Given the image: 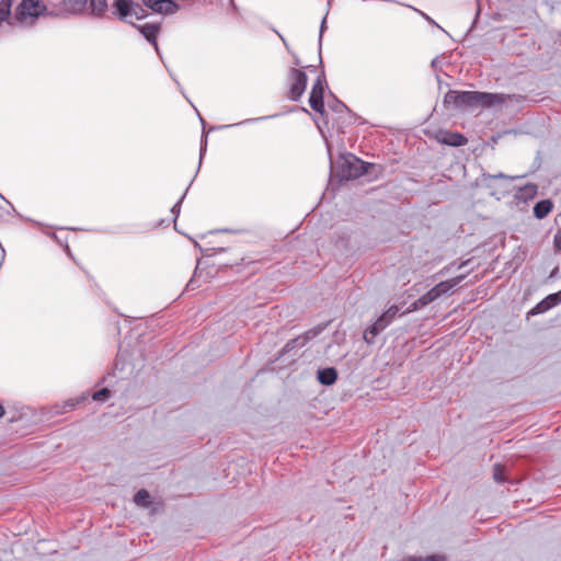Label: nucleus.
I'll return each mask as SVG.
<instances>
[{
  "instance_id": "obj_1",
  "label": "nucleus",
  "mask_w": 561,
  "mask_h": 561,
  "mask_svg": "<svg viewBox=\"0 0 561 561\" xmlns=\"http://www.w3.org/2000/svg\"><path fill=\"white\" fill-rule=\"evenodd\" d=\"M511 95L480 91H448L444 104L454 107H494L505 103Z\"/></svg>"
},
{
  "instance_id": "obj_2",
  "label": "nucleus",
  "mask_w": 561,
  "mask_h": 561,
  "mask_svg": "<svg viewBox=\"0 0 561 561\" xmlns=\"http://www.w3.org/2000/svg\"><path fill=\"white\" fill-rule=\"evenodd\" d=\"M12 0L0 1V24L4 21L9 25L21 24L31 25L34 20L46 11V5L42 0H22L11 18Z\"/></svg>"
},
{
  "instance_id": "obj_3",
  "label": "nucleus",
  "mask_w": 561,
  "mask_h": 561,
  "mask_svg": "<svg viewBox=\"0 0 561 561\" xmlns=\"http://www.w3.org/2000/svg\"><path fill=\"white\" fill-rule=\"evenodd\" d=\"M399 312L398 306L393 305L391 306L385 313H382L376 322L370 325L365 332H364V340L367 343H371L373 339L377 336L381 331H383L396 318V316Z\"/></svg>"
},
{
  "instance_id": "obj_4",
  "label": "nucleus",
  "mask_w": 561,
  "mask_h": 561,
  "mask_svg": "<svg viewBox=\"0 0 561 561\" xmlns=\"http://www.w3.org/2000/svg\"><path fill=\"white\" fill-rule=\"evenodd\" d=\"M288 76L290 80L289 99L298 101L306 90L307 75L302 70L291 68Z\"/></svg>"
},
{
  "instance_id": "obj_5",
  "label": "nucleus",
  "mask_w": 561,
  "mask_h": 561,
  "mask_svg": "<svg viewBox=\"0 0 561 561\" xmlns=\"http://www.w3.org/2000/svg\"><path fill=\"white\" fill-rule=\"evenodd\" d=\"M465 275H458L456 277L436 284L433 288L425 293L426 298L431 302L437 300L442 296L449 294L457 285H459L465 279Z\"/></svg>"
},
{
  "instance_id": "obj_6",
  "label": "nucleus",
  "mask_w": 561,
  "mask_h": 561,
  "mask_svg": "<svg viewBox=\"0 0 561 561\" xmlns=\"http://www.w3.org/2000/svg\"><path fill=\"white\" fill-rule=\"evenodd\" d=\"M343 168V176L345 179H356L363 175L366 172L365 163L355 158L354 156H350L343 159L342 162Z\"/></svg>"
},
{
  "instance_id": "obj_7",
  "label": "nucleus",
  "mask_w": 561,
  "mask_h": 561,
  "mask_svg": "<svg viewBox=\"0 0 561 561\" xmlns=\"http://www.w3.org/2000/svg\"><path fill=\"white\" fill-rule=\"evenodd\" d=\"M323 328H312L295 339L289 340L283 347V353H289L296 348L304 347L309 341L318 336Z\"/></svg>"
},
{
  "instance_id": "obj_8",
  "label": "nucleus",
  "mask_w": 561,
  "mask_h": 561,
  "mask_svg": "<svg viewBox=\"0 0 561 561\" xmlns=\"http://www.w3.org/2000/svg\"><path fill=\"white\" fill-rule=\"evenodd\" d=\"M323 93H324V81L321 77L317 79L313 83L310 96L309 104L311 108L318 113H323L324 104H323Z\"/></svg>"
},
{
  "instance_id": "obj_9",
  "label": "nucleus",
  "mask_w": 561,
  "mask_h": 561,
  "mask_svg": "<svg viewBox=\"0 0 561 561\" xmlns=\"http://www.w3.org/2000/svg\"><path fill=\"white\" fill-rule=\"evenodd\" d=\"M145 5L151 9L153 12L170 14L174 13L178 9V4L173 0H142Z\"/></svg>"
},
{
  "instance_id": "obj_10",
  "label": "nucleus",
  "mask_w": 561,
  "mask_h": 561,
  "mask_svg": "<svg viewBox=\"0 0 561 561\" xmlns=\"http://www.w3.org/2000/svg\"><path fill=\"white\" fill-rule=\"evenodd\" d=\"M436 139L438 142L453 146L460 147L467 144V138L460 133L442 130L436 135Z\"/></svg>"
},
{
  "instance_id": "obj_11",
  "label": "nucleus",
  "mask_w": 561,
  "mask_h": 561,
  "mask_svg": "<svg viewBox=\"0 0 561 561\" xmlns=\"http://www.w3.org/2000/svg\"><path fill=\"white\" fill-rule=\"evenodd\" d=\"M114 7L119 19L122 20L126 19L128 15L133 13V3L130 0H116L114 2ZM134 14L137 16V19L142 18V15H138V12L136 10L134 11Z\"/></svg>"
},
{
  "instance_id": "obj_12",
  "label": "nucleus",
  "mask_w": 561,
  "mask_h": 561,
  "mask_svg": "<svg viewBox=\"0 0 561 561\" xmlns=\"http://www.w3.org/2000/svg\"><path fill=\"white\" fill-rule=\"evenodd\" d=\"M134 26L137 27L139 30V32L145 36V38L154 46L156 50H158V44H157V35L159 32L158 25L145 24V25L138 26V25L134 24Z\"/></svg>"
},
{
  "instance_id": "obj_13",
  "label": "nucleus",
  "mask_w": 561,
  "mask_h": 561,
  "mask_svg": "<svg viewBox=\"0 0 561 561\" xmlns=\"http://www.w3.org/2000/svg\"><path fill=\"white\" fill-rule=\"evenodd\" d=\"M337 379V371L333 367L318 370V380L325 386L333 385Z\"/></svg>"
},
{
  "instance_id": "obj_14",
  "label": "nucleus",
  "mask_w": 561,
  "mask_h": 561,
  "mask_svg": "<svg viewBox=\"0 0 561 561\" xmlns=\"http://www.w3.org/2000/svg\"><path fill=\"white\" fill-rule=\"evenodd\" d=\"M538 187L536 184L528 183L518 188L515 196L517 199L527 202L528 199H533L537 195Z\"/></svg>"
},
{
  "instance_id": "obj_15",
  "label": "nucleus",
  "mask_w": 561,
  "mask_h": 561,
  "mask_svg": "<svg viewBox=\"0 0 561 561\" xmlns=\"http://www.w3.org/2000/svg\"><path fill=\"white\" fill-rule=\"evenodd\" d=\"M87 3L88 0H62L64 10L71 14L83 12Z\"/></svg>"
},
{
  "instance_id": "obj_16",
  "label": "nucleus",
  "mask_w": 561,
  "mask_h": 561,
  "mask_svg": "<svg viewBox=\"0 0 561 561\" xmlns=\"http://www.w3.org/2000/svg\"><path fill=\"white\" fill-rule=\"evenodd\" d=\"M561 302V290L556 294H551L547 296L541 302L537 305V309L539 312L547 311L548 309L557 306Z\"/></svg>"
},
{
  "instance_id": "obj_17",
  "label": "nucleus",
  "mask_w": 561,
  "mask_h": 561,
  "mask_svg": "<svg viewBox=\"0 0 561 561\" xmlns=\"http://www.w3.org/2000/svg\"><path fill=\"white\" fill-rule=\"evenodd\" d=\"M552 202L549 199H543L538 202L534 207V215L538 219L545 218L552 210Z\"/></svg>"
},
{
  "instance_id": "obj_18",
  "label": "nucleus",
  "mask_w": 561,
  "mask_h": 561,
  "mask_svg": "<svg viewBox=\"0 0 561 561\" xmlns=\"http://www.w3.org/2000/svg\"><path fill=\"white\" fill-rule=\"evenodd\" d=\"M91 14L102 16L107 10L106 0H88Z\"/></svg>"
},
{
  "instance_id": "obj_19",
  "label": "nucleus",
  "mask_w": 561,
  "mask_h": 561,
  "mask_svg": "<svg viewBox=\"0 0 561 561\" xmlns=\"http://www.w3.org/2000/svg\"><path fill=\"white\" fill-rule=\"evenodd\" d=\"M134 501L137 505L147 507L150 504V494L146 490H139L135 494Z\"/></svg>"
},
{
  "instance_id": "obj_20",
  "label": "nucleus",
  "mask_w": 561,
  "mask_h": 561,
  "mask_svg": "<svg viewBox=\"0 0 561 561\" xmlns=\"http://www.w3.org/2000/svg\"><path fill=\"white\" fill-rule=\"evenodd\" d=\"M431 301L426 298V295H422L419 299H416L414 302H412L405 312H413L416 311L427 305H430Z\"/></svg>"
},
{
  "instance_id": "obj_21",
  "label": "nucleus",
  "mask_w": 561,
  "mask_h": 561,
  "mask_svg": "<svg viewBox=\"0 0 561 561\" xmlns=\"http://www.w3.org/2000/svg\"><path fill=\"white\" fill-rule=\"evenodd\" d=\"M405 561H446L442 554H433L425 558L409 557Z\"/></svg>"
},
{
  "instance_id": "obj_22",
  "label": "nucleus",
  "mask_w": 561,
  "mask_h": 561,
  "mask_svg": "<svg viewBox=\"0 0 561 561\" xmlns=\"http://www.w3.org/2000/svg\"><path fill=\"white\" fill-rule=\"evenodd\" d=\"M110 390L107 388H103L99 391H96L94 394H93V400L95 401H105L106 399H108L110 397Z\"/></svg>"
},
{
  "instance_id": "obj_23",
  "label": "nucleus",
  "mask_w": 561,
  "mask_h": 561,
  "mask_svg": "<svg viewBox=\"0 0 561 561\" xmlns=\"http://www.w3.org/2000/svg\"><path fill=\"white\" fill-rule=\"evenodd\" d=\"M494 479L497 482H503L504 481L503 467L501 465H495L494 466Z\"/></svg>"
},
{
  "instance_id": "obj_24",
  "label": "nucleus",
  "mask_w": 561,
  "mask_h": 561,
  "mask_svg": "<svg viewBox=\"0 0 561 561\" xmlns=\"http://www.w3.org/2000/svg\"><path fill=\"white\" fill-rule=\"evenodd\" d=\"M184 198V195L179 199V202L171 208V213L174 216V219L180 215V206Z\"/></svg>"
},
{
  "instance_id": "obj_25",
  "label": "nucleus",
  "mask_w": 561,
  "mask_h": 561,
  "mask_svg": "<svg viewBox=\"0 0 561 561\" xmlns=\"http://www.w3.org/2000/svg\"><path fill=\"white\" fill-rule=\"evenodd\" d=\"M553 244L557 250L561 251V230L554 234Z\"/></svg>"
},
{
  "instance_id": "obj_26",
  "label": "nucleus",
  "mask_w": 561,
  "mask_h": 561,
  "mask_svg": "<svg viewBox=\"0 0 561 561\" xmlns=\"http://www.w3.org/2000/svg\"><path fill=\"white\" fill-rule=\"evenodd\" d=\"M455 266V264H450L448 266H445L444 268H442L437 275L439 276H443V275H446L447 273H449L451 271V268Z\"/></svg>"
},
{
  "instance_id": "obj_27",
  "label": "nucleus",
  "mask_w": 561,
  "mask_h": 561,
  "mask_svg": "<svg viewBox=\"0 0 561 561\" xmlns=\"http://www.w3.org/2000/svg\"><path fill=\"white\" fill-rule=\"evenodd\" d=\"M491 179H508L507 175H505L504 173H497V174H493V175H490Z\"/></svg>"
},
{
  "instance_id": "obj_28",
  "label": "nucleus",
  "mask_w": 561,
  "mask_h": 561,
  "mask_svg": "<svg viewBox=\"0 0 561 561\" xmlns=\"http://www.w3.org/2000/svg\"><path fill=\"white\" fill-rule=\"evenodd\" d=\"M4 415V408L3 405L0 403V417H2Z\"/></svg>"
},
{
  "instance_id": "obj_29",
  "label": "nucleus",
  "mask_w": 561,
  "mask_h": 561,
  "mask_svg": "<svg viewBox=\"0 0 561 561\" xmlns=\"http://www.w3.org/2000/svg\"><path fill=\"white\" fill-rule=\"evenodd\" d=\"M324 24H325V20H323V21H322V24H321L320 37L322 36V32H323V28H324Z\"/></svg>"
},
{
  "instance_id": "obj_30",
  "label": "nucleus",
  "mask_w": 561,
  "mask_h": 561,
  "mask_svg": "<svg viewBox=\"0 0 561 561\" xmlns=\"http://www.w3.org/2000/svg\"><path fill=\"white\" fill-rule=\"evenodd\" d=\"M280 38H282V41L284 42V45L286 46V48L288 49L287 42L284 39V37H282V36H280Z\"/></svg>"
},
{
  "instance_id": "obj_31",
  "label": "nucleus",
  "mask_w": 561,
  "mask_h": 561,
  "mask_svg": "<svg viewBox=\"0 0 561 561\" xmlns=\"http://www.w3.org/2000/svg\"><path fill=\"white\" fill-rule=\"evenodd\" d=\"M465 264H466V263L463 262V263H461V264L457 265V270H460Z\"/></svg>"
}]
</instances>
